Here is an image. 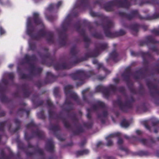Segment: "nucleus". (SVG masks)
I'll return each instance as SVG.
<instances>
[{"instance_id": "45", "label": "nucleus", "mask_w": 159, "mask_h": 159, "mask_svg": "<svg viewBox=\"0 0 159 159\" xmlns=\"http://www.w3.org/2000/svg\"><path fill=\"white\" fill-rule=\"evenodd\" d=\"M120 125L122 127L127 128L129 125V124L125 119H124L120 123Z\"/></svg>"}, {"instance_id": "42", "label": "nucleus", "mask_w": 159, "mask_h": 159, "mask_svg": "<svg viewBox=\"0 0 159 159\" xmlns=\"http://www.w3.org/2000/svg\"><path fill=\"white\" fill-rule=\"evenodd\" d=\"M92 36L97 39H102L104 38L103 35L100 33L94 32L92 34Z\"/></svg>"}, {"instance_id": "26", "label": "nucleus", "mask_w": 159, "mask_h": 159, "mask_svg": "<svg viewBox=\"0 0 159 159\" xmlns=\"http://www.w3.org/2000/svg\"><path fill=\"white\" fill-rule=\"evenodd\" d=\"M119 55L116 52L115 49L113 50L109 55V58H107L106 59V61L107 63L108 62L110 59H112L114 62H117L119 60L118 58Z\"/></svg>"}, {"instance_id": "49", "label": "nucleus", "mask_w": 159, "mask_h": 159, "mask_svg": "<svg viewBox=\"0 0 159 159\" xmlns=\"http://www.w3.org/2000/svg\"><path fill=\"white\" fill-rule=\"evenodd\" d=\"M29 48L30 50L34 51L36 49V45L35 43L30 42L29 43Z\"/></svg>"}, {"instance_id": "3", "label": "nucleus", "mask_w": 159, "mask_h": 159, "mask_svg": "<svg viewBox=\"0 0 159 159\" xmlns=\"http://www.w3.org/2000/svg\"><path fill=\"white\" fill-rule=\"evenodd\" d=\"M32 22L36 25H39L44 27L43 20L40 16L39 14L36 12H34L32 17H29L27 19L26 30L27 35L32 39L36 40H39L41 37L46 36L47 42L49 43H53L54 34L53 32L46 31L43 28L39 30L37 34H34V32L35 29L32 24Z\"/></svg>"}, {"instance_id": "52", "label": "nucleus", "mask_w": 159, "mask_h": 159, "mask_svg": "<svg viewBox=\"0 0 159 159\" xmlns=\"http://www.w3.org/2000/svg\"><path fill=\"white\" fill-rule=\"evenodd\" d=\"M156 141H159V137H157L156 139L152 137L150 138V142L151 144L155 143Z\"/></svg>"}, {"instance_id": "29", "label": "nucleus", "mask_w": 159, "mask_h": 159, "mask_svg": "<svg viewBox=\"0 0 159 159\" xmlns=\"http://www.w3.org/2000/svg\"><path fill=\"white\" fill-rule=\"evenodd\" d=\"M107 43H100L99 44V45L98 46H96L95 49L93 51H89V52H93V53H95L96 52H95V50H97L98 51V54L95 57H97L99 53V50H104L107 48Z\"/></svg>"}, {"instance_id": "62", "label": "nucleus", "mask_w": 159, "mask_h": 159, "mask_svg": "<svg viewBox=\"0 0 159 159\" xmlns=\"http://www.w3.org/2000/svg\"><path fill=\"white\" fill-rule=\"evenodd\" d=\"M144 125L146 128L150 132H151V127L150 126L147 124V123L146 122H145Z\"/></svg>"}, {"instance_id": "25", "label": "nucleus", "mask_w": 159, "mask_h": 159, "mask_svg": "<svg viewBox=\"0 0 159 159\" xmlns=\"http://www.w3.org/2000/svg\"><path fill=\"white\" fill-rule=\"evenodd\" d=\"M120 136V133L119 132L113 134H110L109 136L106 137V139L107 140V142L106 144V146H110L113 145V141L111 138H112L119 137Z\"/></svg>"}, {"instance_id": "16", "label": "nucleus", "mask_w": 159, "mask_h": 159, "mask_svg": "<svg viewBox=\"0 0 159 159\" xmlns=\"http://www.w3.org/2000/svg\"><path fill=\"white\" fill-rule=\"evenodd\" d=\"M131 55L134 57L141 56L143 59V64L146 67L144 68L145 72L148 70V61L147 58H152V56L149 52H143L140 51L138 52H135L133 51H131Z\"/></svg>"}, {"instance_id": "12", "label": "nucleus", "mask_w": 159, "mask_h": 159, "mask_svg": "<svg viewBox=\"0 0 159 159\" xmlns=\"http://www.w3.org/2000/svg\"><path fill=\"white\" fill-rule=\"evenodd\" d=\"M110 90L113 93H115L117 91V87L116 85L110 84L108 87L100 85L97 86L95 88V91L96 92H101L103 94L104 98L108 99L110 95Z\"/></svg>"}, {"instance_id": "18", "label": "nucleus", "mask_w": 159, "mask_h": 159, "mask_svg": "<svg viewBox=\"0 0 159 159\" xmlns=\"http://www.w3.org/2000/svg\"><path fill=\"white\" fill-rule=\"evenodd\" d=\"M71 119L74 121V125L77 127L75 130H73L72 133L74 135H78L84 132L85 130L81 125L79 123V119L77 117L76 114L73 113Z\"/></svg>"}, {"instance_id": "28", "label": "nucleus", "mask_w": 159, "mask_h": 159, "mask_svg": "<svg viewBox=\"0 0 159 159\" xmlns=\"http://www.w3.org/2000/svg\"><path fill=\"white\" fill-rule=\"evenodd\" d=\"M99 107L102 109H105L106 108L105 103L101 101H97L95 104L93 105L92 108L94 111H97L99 110Z\"/></svg>"}, {"instance_id": "30", "label": "nucleus", "mask_w": 159, "mask_h": 159, "mask_svg": "<svg viewBox=\"0 0 159 159\" xmlns=\"http://www.w3.org/2000/svg\"><path fill=\"white\" fill-rule=\"evenodd\" d=\"M93 63L94 64H97V69L98 70L101 68L102 70L105 71L106 75H108L111 73V71L108 70L104 66L102 63H98V61L96 59H94L93 61Z\"/></svg>"}, {"instance_id": "20", "label": "nucleus", "mask_w": 159, "mask_h": 159, "mask_svg": "<svg viewBox=\"0 0 159 159\" xmlns=\"http://www.w3.org/2000/svg\"><path fill=\"white\" fill-rule=\"evenodd\" d=\"M0 154L1 156V158L0 159H12L13 158H15V159H23L20 156L19 152H18L15 155L12 152H11L9 155H7L3 150H1Z\"/></svg>"}, {"instance_id": "40", "label": "nucleus", "mask_w": 159, "mask_h": 159, "mask_svg": "<svg viewBox=\"0 0 159 159\" xmlns=\"http://www.w3.org/2000/svg\"><path fill=\"white\" fill-rule=\"evenodd\" d=\"M131 74H128L125 73H123L122 74V76L124 78V80L126 82L127 85V84H130V83H131L130 81V77Z\"/></svg>"}, {"instance_id": "57", "label": "nucleus", "mask_w": 159, "mask_h": 159, "mask_svg": "<svg viewBox=\"0 0 159 159\" xmlns=\"http://www.w3.org/2000/svg\"><path fill=\"white\" fill-rule=\"evenodd\" d=\"M7 88L6 87H4L1 85V83H0V93H2L6 92Z\"/></svg>"}, {"instance_id": "46", "label": "nucleus", "mask_w": 159, "mask_h": 159, "mask_svg": "<svg viewBox=\"0 0 159 159\" xmlns=\"http://www.w3.org/2000/svg\"><path fill=\"white\" fill-rule=\"evenodd\" d=\"M124 137L125 139L129 140L130 141L131 140H133L135 141V139H137V137L135 136H132L131 137H129L126 135H125Z\"/></svg>"}, {"instance_id": "63", "label": "nucleus", "mask_w": 159, "mask_h": 159, "mask_svg": "<svg viewBox=\"0 0 159 159\" xmlns=\"http://www.w3.org/2000/svg\"><path fill=\"white\" fill-rule=\"evenodd\" d=\"M81 150H79L76 152L75 154L77 157H78L79 156H82L83 155V153L82 152Z\"/></svg>"}, {"instance_id": "32", "label": "nucleus", "mask_w": 159, "mask_h": 159, "mask_svg": "<svg viewBox=\"0 0 159 159\" xmlns=\"http://www.w3.org/2000/svg\"><path fill=\"white\" fill-rule=\"evenodd\" d=\"M25 112H26L27 117H28L29 115L30 111L29 110H26L24 108H20L18 109L17 111L16 114L18 116L21 117L23 116Z\"/></svg>"}, {"instance_id": "47", "label": "nucleus", "mask_w": 159, "mask_h": 159, "mask_svg": "<svg viewBox=\"0 0 159 159\" xmlns=\"http://www.w3.org/2000/svg\"><path fill=\"white\" fill-rule=\"evenodd\" d=\"M37 115L38 117L40 119H45V116L44 114V112L43 110H41L40 112L38 113Z\"/></svg>"}, {"instance_id": "5", "label": "nucleus", "mask_w": 159, "mask_h": 159, "mask_svg": "<svg viewBox=\"0 0 159 159\" xmlns=\"http://www.w3.org/2000/svg\"><path fill=\"white\" fill-rule=\"evenodd\" d=\"M48 113L49 120L50 122L49 129L53 132L54 134L60 141H64L65 139L61 138L57 133V132L60 129L59 125L58 124L56 125H54L52 124L51 123L52 120L53 119L57 120H61L64 124V127L67 129H71V125L66 120L65 117L61 115V113L58 115L56 112L51 111L50 109L48 110Z\"/></svg>"}, {"instance_id": "24", "label": "nucleus", "mask_w": 159, "mask_h": 159, "mask_svg": "<svg viewBox=\"0 0 159 159\" xmlns=\"http://www.w3.org/2000/svg\"><path fill=\"white\" fill-rule=\"evenodd\" d=\"M54 146L52 140L48 139L45 146V150L48 152L52 153L54 151Z\"/></svg>"}, {"instance_id": "53", "label": "nucleus", "mask_w": 159, "mask_h": 159, "mask_svg": "<svg viewBox=\"0 0 159 159\" xmlns=\"http://www.w3.org/2000/svg\"><path fill=\"white\" fill-rule=\"evenodd\" d=\"M87 110L88 113L86 115V117L89 120H90L92 117L91 115V109L90 108H88Z\"/></svg>"}, {"instance_id": "48", "label": "nucleus", "mask_w": 159, "mask_h": 159, "mask_svg": "<svg viewBox=\"0 0 159 159\" xmlns=\"http://www.w3.org/2000/svg\"><path fill=\"white\" fill-rule=\"evenodd\" d=\"M137 154L140 156H148L149 154V153L147 151H141L137 153Z\"/></svg>"}, {"instance_id": "7", "label": "nucleus", "mask_w": 159, "mask_h": 159, "mask_svg": "<svg viewBox=\"0 0 159 159\" xmlns=\"http://www.w3.org/2000/svg\"><path fill=\"white\" fill-rule=\"evenodd\" d=\"M71 18L70 15H68L64 20L61 25L62 31L58 33L59 44L61 46L67 45V35L66 33L71 23Z\"/></svg>"}, {"instance_id": "15", "label": "nucleus", "mask_w": 159, "mask_h": 159, "mask_svg": "<svg viewBox=\"0 0 159 159\" xmlns=\"http://www.w3.org/2000/svg\"><path fill=\"white\" fill-rule=\"evenodd\" d=\"M146 85L150 91V96L154 98V102L157 106H159V91L157 90V86L149 81H146Z\"/></svg>"}, {"instance_id": "31", "label": "nucleus", "mask_w": 159, "mask_h": 159, "mask_svg": "<svg viewBox=\"0 0 159 159\" xmlns=\"http://www.w3.org/2000/svg\"><path fill=\"white\" fill-rule=\"evenodd\" d=\"M123 142V140L122 139L120 138L118 139L117 144L118 145L119 149L125 152L126 153H128L129 152V150L127 148L123 146L122 145Z\"/></svg>"}, {"instance_id": "11", "label": "nucleus", "mask_w": 159, "mask_h": 159, "mask_svg": "<svg viewBox=\"0 0 159 159\" xmlns=\"http://www.w3.org/2000/svg\"><path fill=\"white\" fill-rule=\"evenodd\" d=\"M36 57L34 54L31 56L26 54L24 57V60L25 63L29 64L30 66V73L33 76H40L43 70L41 67H37L31 62L36 61Z\"/></svg>"}, {"instance_id": "61", "label": "nucleus", "mask_w": 159, "mask_h": 159, "mask_svg": "<svg viewBox=\"0 0 159 159\" xmlns=\"http://www.w3.org/2000/svg\"><path fill=\"white\" fill-rule=\"evenodd\" d=\"M124 73H127L128 74H131V68L130 67H127L125 69V71Z\"/></svg>"}, {"instance_id": "54", "label": "nucleus", "mask_w": 159, "mask_h": 159, "mask_svg": "<svg viewBox=\"0 0 159 159\" xmlns=\"http://www.w3.org/2000/svg\"><path fill=\"white\" fill-rule=\"evenodd\" d=\"M59 88L58 87H55L53 90V93L56 97H57L58 95Z\"/></svg>"}, {"instance_id": "41", "label": "nucleus", "mask_w": 159, "mask_h": 159, "mask_svg": "<svg viewBox=\"0 0 159 159\" xmlns=\"http://www.w3.org/2000/svg\"><path fill=\"white\" fill-rule=\"evenodd\" d=\"M127 85L131 93L134 94H137L136 90L135 89L133 88V83H130V84H128Z\"/></svg>"}, {"instance_id": "14", "label": "nucleus", "mask_w": 159, "mask_h": 159, "mask_svg": "<svg viewBox=\"0 0 159 159\" xmlns=\"http://www.w3.org/2000/svg\"><path fill=\"white\" fill-rule=\"evenodd\" d=\"M135 102L134 97H130L129 100L126 101L124 103H123L120 98H118L115 101V102L118 106L120 110L125 113L128 112L129 110L132 109L133 107L132 103Z\"/></svg>"}, {"instance_id": "39", "label": "nucleus", "mask_w": 159, "mask_h": 159, "mask_svg": "<svg viewBox=\"0 0 159 159\" xmlns=\"http://www.w3.org/2000/svg\"><path fill=\"white\" fill-rule=\"evenodd\" d=\"M32 75L30 74H30H26L24 73H20L19 74V75L21 79H28L30 80H31L33 79V77Z\"/></svg>"}, {"instance_id": "56", "label": "nucleus", "mask_w": 159, "mask_h": 159, "mask_svg": "<svg viewBox=\"0 0 159 159\" xmlns=\"http://www.w3.org/2000/svg\"><path fill=\"white\" fill-rule=\"evenodd\" d=\"M54 7L55 4L52 3L49 5V6L47 8V10L48 11H52Z\"/></svg>"}, {"instance_id": "21", "label": "nucleus", "mask_w": 159, "mask_h": 159, "mask_svg": "<svg viewBox=\"0 0 159 159\" xmlns=\"http://www.w3.org/2000/svg\"><path fill=\"white\" fill-rule=\"evenodd\" d=\"M90 14L92 17H95L100 18L102 21V22H105L106 24H107L108 22L110 20L108 17L104 16L103 14H100L99 12L91 11L90 12Z\"/></svg>"}, {"instance_id": "9", "label": "nucleus", "mask_w": 159, "mask_h": 159, "mask_svg": "<svg viewBox=\"0 0 159 159\" xmlns=\"http://www.w3.org/2000/svg\"><path fill=\"white\" fill-rule=\"evenodd\" d=\"M131 5L130 2L128 0H114L107 2L104 4L103 8L107 11H112L114 6L128 9Z\"/></svg>"}, {"instance_id": "44", "label": "nucleus", "mask_w": 159, "mask_h": 159, "mask_svg": "<svg viewBox=\"0 0 159 159\" xmlns=\"http://www.w3.org/2000/svg\"><path fill=\"white\" fill-rule=\"evenodd\" d=\"M7 122V121L5 120L0 122V131L3 132L4 131V126Z\"/></svg>"}, {"instance_id": "60", "label": "nucleus", "mask_w": 159, "mask_h": 159, "mask_svg": "<svg viewBox=\"0 0 159 159\" xmlns=\"http://www.w3.org/2000/svg\"><path fill=\"white\" fill-rule=\"evenodd\" d=\"M86 143V139H84L82 140L81 142L79 143V146L80 148H82L84 146V145Z\"/></svg>"}, {"instance_id": "64", "label": "nucleus", "mask_w": 159, "mask_h": 159, "mask_svg": "<svg viewBox=\"0 0 159 159\" xmlns=\"http://www.w3.org/2000/svg\"><path fill=\"white\" fill-rule=\"evenodd\" d=\"M102 115L103 117H106L107 116L108 112L106 110L102 112Z\"/></svg>"}, {"instance_id": "2", "label": "nucleus", "mask_w": 159, "mask_h": 159, "mask_svg": "<svg viewBox=\"0 0 159 159\" xmlns=\"http://www.w3.org/2000/svg\"><path fill=\"white\" fill-rule=\"evenodd\" d=\"M25 127L27 129L31 128H36L35 130H32L31 134H29L26 132L25 134V138L28 142L27 148H34L35 151L34 152H27L26 150V147L24 144L20 140L17 141L18 148L24 151L27 157L31 156L34 154H35L41 157L39 159H47L43 149L40 148L38 145L35 147L34 146L31 144L29 141L30 139L35 137L40 139H43L45 138L44 132L39 129L38 125L35 124L33 120H32L30 123L27 124Z\"/></svg>"}, {"instance_id": "36", "label": "nucleus", "mask_w": 159, "mask_h": 159, "mask_svg": "<svg viewBox=\"0 0 159 159\" xmlns=\"http://www.w3.org/2000/svg\"><path fill=\"white\" fill-rule=\"evenodd\" d=\"M140 27V25L137 23L131 25L130 26V28L133 31V34H134L133 33L134 32L137 33L139 31Z\"/></svg>"}, {"instance_id": "8", "label": "nucleus", "mask_w": 159, "mask_h": 159, "mask_svg": "<svg viewBox=\"0 0 159 159\" xmlns=\"http://www.w3.org/2000/svg\"><path fill=\"white\" fill-rule=\"evenodd\" d=\"M94 23L97 26L100 25L102 26L104 31V34L107 37L115 38L123 35L126 33L125 31L123 30H120L119 31H116L113 33L111 32L110 29L113 26L114 24L110 20L108 22L107 24H106L105 25L103 22L99 23L97 21H95Z\"/></svg>"}, {"instance_id": "43", "label": "nucleus", "mask_w": 159, "mask_h": 159, "mask_svg": "<svg viewBox=\"0 0 159 159\" xmlns=\"http://www.w3.org/2000/svg\"><path fill=\"white\" fill-rule=\"evenodd\" d=\"M82 124L83 126L87 129L91 128L93 125L92 122H83Z\"/></svg>"}, {"instance_id": "10", "label": "nucleus", "mask_w": 159, "mask_h": 159, "mask_svg": "<svg viewBox=\"0 0 159 159\" xmlns=\"http://www.w3.org/2000/svg\"><path fill=\"white\" fill-rule=\"evenodd\" d=\"M93 74L92 71H86L82 70H78L74 73L70 74V76L74 80H78L80 81L77 83V85L80 86L83 84L84 82V80L90 77Z\"/></svg>"}, {"instance_id": "1", "label": "nucleus", "mask_w": 159, "mask_h": 159, "mask_svg": "<svg viewBox=\"0 0 159 159\" xmlns=\"http://www.w3.org/2000/svg\"><path fill=\"white\" fill-rule=\"evenodd\" d=\"M43 49L45 52V54H43L38 52L40 57L42 59L41 61V64H46L49 66H53L56 70L70 69L75 64L86 60L89 57L96 56L98 54V51L96 50L95 53H94L93 52H89L88 51L85 53L84 57H78L76 55L79 50L77 48L76 46H74L71 48L70 51V54L73 57V60L68 63L63 62L60 64L59 62L56 61L55 57H51L48 48H43Z\"/></svg>"}, {"instance_id": "23", "label": "nucleus", "mask_w": 159, "mask_h": 159, "mask_svg": "<svg viewBox=\"0 0 159 159\" xmlns=\"http://www.w3.org/2000/svg\"><path fill=\"white\" fill-rule=\"evenodd\" d=\"M143 68H141L139 70L136 71L133 75L134 78L135 80H139L144 79L145 75L144 72L142 71Z\"/></svg>"}, {"instance_id": "19", "label": "nucleus", "mask_w": 159, "mask_h": 159, "mask_svg": "<svg viewBox=\"0 0 159 159\" xmlns=\"http://www.w3.org/2000/svg\"><path fill=\"white\" fill-rule=\"evenodd\" d=\"M80 21L77 22L75 25V27L76 28V30L80 35L83 36L84 37V41L86 43H90V39L88 37L85 36V30L84 29H80Z\"/></svg>"}, {"instance_id": "59", "label": "nucleus", "mask_w": 159, "mask_h": 159, "mask_svg": "<svg viewBox=\"0 0 159 159\" xmlns=\"http://www.w3.org/2000/svg\"><path fill=\"white\" fill-rule=\"evenodd\" d=\"M125 90L124 87L123 86L117 87V91L123 93L125 92Z\"/></svg>"}, {"instance_id": "6", "label": "nucleus", "mask_w": 159, "mask_h": 159, "mask_svg": "<svg viewBox=\"0 0 159 159\" xmlns=\"http://www.w3.org/2000/svg\"><path fill=\"white\" fill-rule=\"evenodd\" d=\"M73 88V86L70 85L65 86L64 88V93L66 96L64 104L67 106L65 110L68 113L74 109V104L69 98L73 99L78 105H84V103L79 99L76 93L72 90Z\"/></svg>"}, {"instance_id": "22", "label": "nucleus", "mask_w": 159, "mask_h": 159, "mask_svg": "<svg viewBox=\"0 0 159 159\" xmlns=\"http://www.w3.org/2000/svg\"><path fill=\"white\" fill-rule=\"evenodd\" d=\"M31 100L33 104L35 107L43 105L44 102L43 100H40V98L38 95L34 94L33 95Z\"/></svg>"}, {"instance_id": "37", "label": "nucleus", "mask_w": 159, "mask_h": 159, "mask_svg": "<svg viewBox=\"0 0 159 159\" xmlns=\"http://www.w3.org/2000/svg\"><path fill=\"white\" fill-rule=\"evenodd\" d=\"M89 91V89L88 88L83 90L82 92V98L83 101L85 102L89 103V102L88 100L87 96L86 95V94L88 93Z\"/></svg>"}, {"instance_id": "35", "label": "nucleus", "mask_w": 159, "mask_h": 159, "mask_svg": "<svg viewBox=\"0 0 159 159\" xmlns=\"http://www.w3.org/2000/svg\"><path fill=\"white\" fill-rule=\"evenodd\" d=\"M89 4V0H80V3L77 5V7H88Z\"/></svg>"}, {"instance_id": "50", "label": "nucleus", "mask_w": 159, "mask_h": 159, "mask_svg": "<svg viewBox=\"0 0 159 159\" xmlns=\"http://www.w3.org/2000/svg\"><path fill=\"white\" fill-rule=\"evenodd\" d=\"M46 102L48 107L50 108V109L51 111H52L51 109L54 108V106L50 99H48L47 101Z\"/></svg>"}, {"instance_id": "17", "label": "nucleus", "mask_w": 159, "mask_h": 159, "mask_svg": "<svg viewBox=\"0 0 159 159\" xmlns=\"http://www.w3.org/2000/svg\"><path fill=\"white\" fill-rule=\"evenodd\" d=\"M57 77V76L54 75L51 72H47L44 82L42 83L41 80H39L35 83V84L38 88H40L43 85L53 82L56 80Z\"/></svg>"}, {"instance_id": "27", "label": "nucleus", "mask_w": 159, "mask_h": 159, "mask_svg": "<svg viewBox=\"0 0 159 159\" xmlns=\"http://www.w3.org/2000/svg\"><path fill=\"white\" fill-rule=\"evenodd\" d=\"M21 88L23 94L25 98H28L31 93V92L29 89L28 85L27 84H24L21 85Z\"/></svg>"}, {"instance_id": "4", "label": "nucleus", "mask_w": 159, "mask_h": 159, "mask_svg": "<svg viewBox=\"0 0 159 159\" xmlns=\"http://www.w3.org/2000/svg\"><path fill=\"white\" fill-rule=\"evenodd\" d=\"M146 3L159 6V2L157 0H148L146 2ZM118 14L120 16L129 20H131L135 18H138L141 20H150L159 18V13H155L152 16L148 15L145 17L142 16L139 14L138 10L137 9L131 10L129 14L122 11L119 12Z\"/></svg>"}, {"instance_id": "13", "label": "nucleus", "mask_w": 159, "mask_h": 159, "mask_svg": "<svg viewBox=\"0 0 159 159\" xmlns=\"http://www.w3.org/2000/svg\"><path fill=\"white\" fill-rule=\"evenodd\" d=\"M156 43H159V41H156L155 39L151 35H148L146 36V41L140 42L139 45L142 46L146 44L148 46L149 50L156 52L157 54H159V49L157 47L154 45Z\"/></svg>"}, {"instance_id": "34", "label": "nucleus", "mask_w": 159, "mask_h": 159, "mask_svg": "<svg viewBox=\"0 0 159 159\" xmlns=\"http://www.w3.org/2000/svg\"><path fill=\"white\" fill-rule=\"evenodd\" d=\"M14 122L15 124L16 125V128L13 130V133L16 132L20 128L21 121L18 118H15L14 119Z\"/></svg>"}, {"instance_id": "55", "label": "nucleus", "mask_w": 159, "mask_h": 159, "mask_svg": "<svg viewBox=\"0 0 159 159\" xmlns=\"http://www.w3.org/2000/svg\"><path fill=\"white\" fill-rule=\"evenodd\" d=\"M7 76L8 78L10 79L13 83H14L13 79L14 78V75L13 73H10L8 74Z\"/></svg>"}, {"instance_id": "33", "label": "nucleus", "mask_w": 159, "mask_h": 159, "mask_svg": "<svg viewBox=\"0 0 159 159\" xmlns=\"http://www.w3.org/2000/svg\"><path fill=\"white\" fill-rule=\"evenodd\" d=\"M135 141L139 142L141 143L143 145L148 146H151L150 144H151V143H150V140L149 141L147 139H139L138 138V137L137 139H135Z\"/></svg>"}, {"instance_id": "38", "label": "nucleus", "mask_w": 159, "mask_h": 159, "mask_svg": "<svg viewBox=\"0 0 159 159\" xmlns=\"http://www.w3.org/2000/svg\"><path fill=\"white\" fill-rule=\"evenodd\" d=\"M6 92L2 93H0V99L1 102L3 103H7L10 101V100L5 95Z\"/></svg>"}, {"instance_id": "58", "label": "nucleus", "mask_w": 159, "mask_h": 159, "mask_svg": "<svg viewBox=\"0 0 159 159\" xmlns=\"http://www.w3.org/2000/svg\"><path fill=\"white\" fill-rule=\"evenodd\" d=\"M47 19L50 22L53 21L56 19V17L50 15L47 16Z\"/></svg>"}, {"instance_id": "51", "label": "nucleus", "mask_w": 159, "mask_h": 159, "mask_svg": "<svg viewBox=\"0 0 159 159\" xmlns=\"http://www.w3.org/2000/svg\"><path fill=\"white\" fill-rule=\"evenodd\" d=\"M151 32L155 35L159 36V29H154L151 30Z\"/></svg>"}]
</instances>
